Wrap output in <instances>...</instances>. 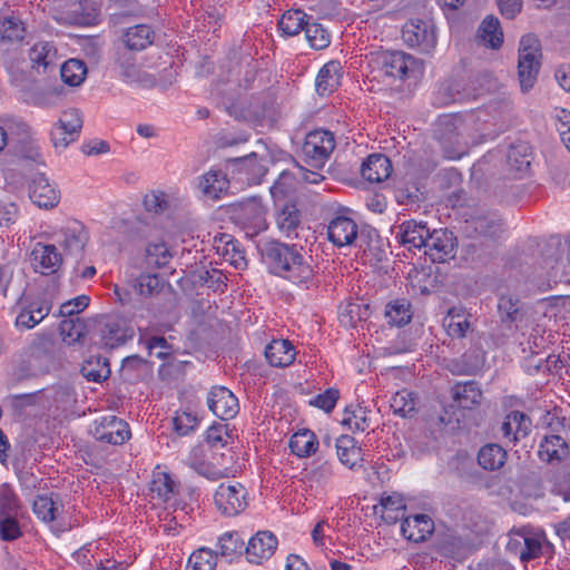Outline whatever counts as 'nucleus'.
I'll list each match as a JSON object with an SVG mask.
<instances>
[{"label": "nucleus", "instance_id": "nucleus-15", "mask_svg": "<svg viewBox=\"0 0 570 570\" xmlns=\"http://www.w3.org/2000/svg\"><path fill=\"white\" fill-rule=\"evenodd\" d=\"M29 197L39 208L50 209L60 200V193L49 183L45 174H36L29 185Z\"/></svg>", "mask_w": 570, "mask_h": 570}, {"label": "nucleus", "instance_id": "nucleus-26", "mask_svg": "<svg viewBox=\"0 0 570 570\" xmlns=\"http://www.w3.org/2000/svg\"><path fill=\"white\" fill-rule=\"evenodd\" d=\"M529 431L530 421L519 411L509 413L501 425L503 438L513 443L525 438L529 434Z\"/></svg>", "mask_w": 570, "mask_h": 570}, {"label": "nucleus", "instance_id": "nucleus-46", "mask_svg": "<svg viewBox=\"0 0 570 570\" xmlns=\"http://www.w3.org/2000/svg\"><path fill=\"white\" fill-rule=\"evenodd\" d=\"M217 553L208 548H199L188 559L186 570H215Z\"/></svg>", "mask_w": 570, "mask_h": 570}, {"label": "nucleus", "instance_id": "nucleus-4", "mask_svg": "<svg viewBox=\"0 0 570 570\" xmlns=\"http://www.w3.org/2000/svg\"><path fill=\"white\" fill-rule=\"evenodd\" d=\"M335 146V137L332 131L315 129L306 135L302 150L309 166L322 168Z\"/></svg>", "mask_w": 570, "mask_h": 570}, {"label": "nucleus", "instance_id": "nucleus-13", "mask_svg": "<svg viewBox=\"0 0 570 570\" xmlns=\"http://www.w3.org/2000/svg\"><path fill=\"white\" fill-rule=\"evenodd\" d=\"M424 249V253L430 256L432 262H445L454 256L453 234L446 229L429 232Z\"/></svg>", "mask_w": 570, "mask_h": 570}, {"label": "nucleus", "instance_id": "nucleus-50", "mask_svg": "<svg viewBox=\"0 0 570 570\" xmlns=\"http://www.w3.org/2000/svg\"><path fill=\"white\" fill-rule=\"evenodd\" d=\"M529 147L527 145H518L511 147L508 153V165L511 170L519 175H523L528 171L531 158L528 154Z\"/></svg>", "mask_w": 570, "mask_h": 570}, {"label": "nucleus", "instance_id": "nucleus-6", "mask_svg": "<svg viewBox=\"0 0 570 570\" xmlns=\"http://www.w3.org/2000/svg\"><path fill=\"white\" fill-rule=\"evenodd\" d=\"M370 90L389 89L392 83V52L390 50H373L367 56Z\"/></svg>", "mask_w": 570, "mask_h": 570}, {"label": "nucleus", "instance_id": "nucleus-24", "mask_svg": "<svg viewBox=\"0 0 570 570\" xmlns=\"http://www.w3.org/2000/svg\"><path fill=\"white\" fill-rule=\"evenodd\" d=\"M295 355V348L288 340H273L265 348L267 362L275 367L291 365Z\"/></svg>", "mask_w": 570, "mask_h": 570}, {"label": "nucleus", "instance_id": "nucleus-8", "mask_svg": "<svg viewBox=\"0 0 570 570\" xmlns=\"http://www.w3.org/2000/svg\"><path fill=\"white\" fill-rule=\"evenodd\" d=\"M246 495L247 491L240 483L226 482L218 485L214 500L223 514L234 517L246 508Z\"/></svg>", "mask_w": 570, "mask_h": 570}, {"label": "nucleus", "instance_id": "nucleus-39", "mask_svg": "<svg viewBox=\"0 0 570 570\" xmlns=\"http://www.w3.org/2000/svg\"><path fill=\"white\" fill-rule=\"evenodd\" d=\"M307 23V14L299 9H293L283 13L278 28L283 35L293 37L305 30Z\"/></svg>", "mask_w": 570, "mask_h": 570}, {"label": "nucleus", "instance_id": "nucleus-43", "mask_svg": "<svg viewBox=\"0 0 570 570\" xmlns=\"http://www.w3.org/2000/svg\"><path fill=\"white\" fill-rule=\"evenodd\" d=\"M368 411L360 405L345 409L342 423L352 432H365L372 429L371 419L367 416Z\"/></svg>", "mask_w": 570, "mask_h": 570}, {"label": "nucleus", "instance_id": "nucleus-34", "mask_svg": "<svg viewBox=\"0 0 570 570\" xmlns=\"http://www.w3.org/2000/svg\"><path fill=\"white\" fill-rule=\"evenodd\" d=\"M154 31L147 24L130 27L124 35L125 49L140 51L153 43Z\"/></svg>", "mask_w": 570, "mask_h": 570}, {"label": "nucleus", "instance_id": "nucleus-57", "mask_svg": "<svg viewBox=\"0 0 570 570\" xmlns=\"http://www.w3.org/2000/svg\"><path fill=\"white\" fill-rule=\"evenodd\" d=\"M392 504V495L384 493L381 498V502L377 505H374V514L380 517L383 523L379 524L377 534H387L390 524H391V514L389 513V507Z\"/></svg>", "mask_w": 570, "mask_h": 570}, {"label": "nucleus", "instance_id": "nucleus-20", "mask_svg": "<svg viewBox=\"0 0 570 570\" xmlns=\"http://www.w3.org/2000/svg\"><path fill=\"white\" fill-rule=\"evenodd\" d=\"M198 188L207 199L218 200L227 194L229 180L223 170H209L199 177Z\"/></svg>", "mask_w": 570, "mask_h": 570}, {"label": "nucleus", "instance_id": "nucleus-45", "mask_svg": "<svg viewBox=\"0 0 570 570\" xmlns=\"http://www.w3.org/2000/svg\"><path fill=\"white\" fill-rule=\"evenodd\" d=\"M59 330L63 342L69 345L80 342L87 333L85 322L78 316L62 320Z\"/></svg>", "mask_w": 570, "mask_h": 570}, {"label": "nucleus", "instance_id": "nucleus-40", "mask_svg": "<svg viewBox=\"0 0 570 570\" xmlns=\"http://www.w3.org/2000/svg\"><path fill=\"white\" fill-rule=\"evenodd\" d=\"M0 55L12 80L16 82L21 81L23 79L26 65L22 50L19 47H13L12 49L7 48L6 51H0Z\"/></svg>", "mask_w": 570, "mask_h": 570}, {"label": "nucleus", "instance_id": "nucleus-53", "mask_svg": "<svg viewBox=\"0 0 570 570\" xmlns=\"http://www.w3.org/2000/svg\"><path fill=\"white\" fill-rule=\"evenodd\" d=\"M134 336V332L130 328H121L118 324H109L104 332V343L110 348H116L125 344L128 340Z\"/></svg>", "mask_w": 570, "mask_h": 570}, {"label": "nucleus", "instance_id": "nucleus-30", "mask_svg": "<svg viewBox=\"0 0 570 570\" xmlns=\"http://www.w3.org/2000/svg\"><path fill=\"white\" fill-rule=\"evenodd\" d=\"M569 453L566 441L559 435L546 436L540 445L538 454L542 461L548 463L560 462Z\"/></svg>", "mask_w": 570, "mask_h": 570}, {"label": "nucleus", "instance_id": "nucleus-42", "mask_svg": "<svg viewBox=\"0 0 570 570\" xmlns=\"http://www.w3.org/2000/svg\"><path fill=\"white\" fill-rule=\"evenodd\" d=\"M81 374L88 381L101 382L109 377L110 367L108 360L102 356H91L81 366Z\"/></svg>", "mask_w": 570, "mask_h": 570}, {"label": "nucleus", "instance_id": "nucleus-12", "mask_svg": "<svg viewBox=\"0 0 570 570\" xmlns=\"http://www.w3.org/2000/svg\"><path fill=\"white\" fill-rule=\"evenodd\" d=\"M31 266L42 275H52L62 265V255L56 245L37 243L30 254Z\"/></svg>", "mask_w": 570, "mask_h": 570}, {"label": "nucleus", "instance_id": "nucleus-59", "mask_svg": "<svg viewBox=\"0 0 570 570\" xmlns=\"http://www.w3.org/2000/svg\"><path fill=\"white\" fill-rule=\"evenodd\" d=\"M163 287L161 279L154 274L140 275L136 279L135 288L140 295L150 296L158 293Z\"/></svg>", "mask_w": 570, "mask_h": 570}, {"label": "nucleus", "instance_id": "nucleus-61", "mask_svg": "<svg viewBox=\"0 0 570 570\" xmlns=\"http://www.w3.org/2000/svg\"><path fill=\"white\" fill-rule=\"evenodd\" d=\"M146 255L149 264H155L159 267L165 266L170 258V254L164 243L148 244Z\"/></svg>", "mask_w": 570, "mask_h": 570}, {"label": "nucleus", "instance_id": "nucleus-10", "mask_svg": "<svg viewBox=\"0 0 570 570\" xmlns=\"http://www.w3.org/2000/svg\"><path fill=\"white\" fill-rule=\"evenodd\" d=\"M543 542L542 533L524 530L509 540L508 550L518 556L522 562H528L541 556Z\"/></svg>", "mask_w": 570, "mask_h": 570}, {"label": "nucleus", "instance_id": "nucleus-31", "mask_svg": "<svg viewBox=\"0 0 570 570\" xmlns=\"http://www.w3.org/2000/svg\"><path fill=\"white\" fill-rule=\"evenodd\" d=\"M469 314L463 307H452L443 318V326L451 337L462 338L470 330Z\"/></svg>", "mask_w": 570, "mask_h": 570}, {"label": "nucleus", "instance_id": "nucleus-29", "mask_svg": "<svg viewBox=\"0 0 570 570\" xmlns=\"http://www.w3.org/2000/svg\"><path fill=\"white\" fill-rule=\"evenodd\" d=\"M57 50L51 42H37L29 51L31 67L40 72H47L49 68L55 66Z\"/></svg>", "mask_w": 570, "mask_h": 570}, {"label": "nucleus", "instance_id": "nucleus-21", "mask_svg": "<svg viewBox=\"0 0 570 570\" xmlns=\"http://www.w3.org/2000/svg\"><path fill=\"white\" fill-rule=\"evenodd\" d=\"M24 36V23L18 17H0V51H6L9 46L19 47Z\"/></svg>", "mask_w": 570, "mask_h": 570}, {"label": "nucleus", "instance_id": "nucleus-52", "mask_svg": "<svg viewBox=\"0 0 570 570\" xmlns=\"http://www.w3.org/2000/svg\"><path fill=\"white\" fill-rule=\"evenodd\" d=\"M304 31L309 46L316 50L325 49L331 42L330 33L320 23L308 21Z\"/></svg>", "mask_w": 570, "mask_h": 570}, {"label": "nucleus", "instance_id": "nucleus-19", "mask_svg": "<svg viewBox=\"0 0 570 570\" xmlns=\"http://www.w3.org/2000/svg\"><path fill=\"white\" fill-rule=\"evenodd\" d=\"M433 530L434 523L426 514L409 515L401 524L402 535L413 542L426 540L432 534Z\"/></svg>", "mask_w": 570, "mask_h": 570}, {"label": "nucleus", "instance_id": "nucleus-9", "mask_svg": "<svg viewBox=\"0 0 570 570\" xmlns=\"http://www.w3.org/2000/svg\"><path fill=\"white\" fill-rule=\"evenodd\" d=\"M90 433L97 441L112 445L125 443L131 435L128 423L115 415L95 421Z\"/></svg>", "mask_w": 570, "mask_h": 570}, {"label": "nucleus", "instance_id": "nucleus-49", "mask_svg": "<svg viewBox=\"0 0 570 570\" xmlns=\"http://www.w3.org/2000/svg\"><path fill=\"white\" fill-rule=\"evenodd\" d=\"M338 316L343 324L354 327L367 317V305L358 302H347L340 306Z\"/></svg>", "mask_w": 570, "mask_h": 570}, {"label": "nucleus", "instance_id": "nucleus-11", "mask_svg": "<svg viewBox=\"0 0 570 570\" xmlns=\"http://www.w3.org/2000/svg\"><path fill=\"white\" fill-rule=\"evenodd\" d=\"M58 243L66 254L81 257L88 242V233L85 226L78 220L68 222L58 233Z\"/></svg>", "mask_w": 570, "mask_h": 570}, {"label": "nucleus", "instance_id": "nucleus-23", "mask_svg": "<svg viewBox=\"0 0 570 570\" xmlns=\"http://www.w3.org/2000/svg\"><path fill=\"white\" fill-rule=\"evenodd\" d=\"M342 78V66L337 60L325 63L316 77V91L320 96H328L335 91Z\"/></svg>", "mask_w": 570, "mask_h": 570}, {"label": "nucleus", "instance_id": "nucleus-37", "mask_svg": "<svg viewBox=\"0 0 570 570\" xmlns=\"http://www.w3.org/2000/svg\"><path fill=\"white\" fill-rule=\"evenodd\" d=\"M336 452L342 464L354 469L362 462L361 448L356 446L355 440L348 435H342L336 440Z\"/></svg>", "mask_w": 570, "mask_h": 570}, {"label": "nucleus", "instance_id": "nucleus-18", "mask_svg": "<svg viewBox=\"0 0 570 570\" xmlns=\"http://www.w3.org/2000/svg\"><path fill=\"white\" fill-rule=\"evenodd\" d=\"M361 175L368 183H384L392 175V161L383 154H371L362 163Z\"/></svg>", "mask_w": 570, "mask_h": 570}, {"label": "nucleus", "instance_id": "nucleus-27", "mask_svg": "<svg viewBox=\"0 0 570 570\" xmlns=\"http://www.w3.org/2000/svg\"><path fill=\"white\" fill-rule=\"evenodd\" d=\"M429 236V228L424 224L415 222H405L400 226L399 242L409 249L422 248Z\"/></svg>", "mask_w": 570, "mask_h": 570}, {"label": "nucleus", "instance_id": "nucleus-54", "mask_svg": "<svg viewBox=\"0 0 570 570\" xmlns=\"http://www.w3.org/2000/svg\"><path fill=\"white\" fill-rule=\"evenodd\" d=\"M60 128H63L66 132L73 137H79L82 128V116L78 109H68L62 112L59 120L56 122Z\"/></svg>", "mask_w": 570, "mask_h": 570}, {"label": "nucleus", "instance_id": "nucleus-2", "mask_svg": "<svg viewBox=\"0 0 570 570\" xmlns=\"http://www.w3.org/2000/svg\"><path fill=\"white\" fill-rule=\"evenodd\" d=\"M541 50L538 39L531 35L523 36L519 47L518 76L522 91L530 90L541 66Z\"/></svg>", "mask_w": 570, "mask_h": 570}, {"label": "nucleus", "instance_id": "nucleus-38", "mask_svg": "<svg viewBox=\"0 0 570 570\" xmlns=\"http://www.w3.org/2000/svg\"><path fill=\"white\" fill-rule=\"evenodd\" d=\"M175 481L169 473L156 469L153 472L149 490L153 498H157L161 502H167L175 492Z\"/></svg>", "mask_w": 570, "mask_h": 570}, {"label": "nucleus", "instance_id": "nucleus-56", "mask_svg": "<svg viewBox=\"0 0 570 570\" xmlns=\"http://www.w3.org/2000/svg\"><path fill=\"white\" fill-rule=\"evenodd\" d=\"M198 417L191 411H180L174 417V429L179 435H187L198 425Z\"/></svg>", "mask_w": 570, "mask_h": 570}, {"label": "nucleus", "instance_id": "nucleus-41", "mask_svg": "<svg viewBox=\"0 0 570 570\" xmlns=\"http://www.w3.org/2000/svg\"><path fill=\"white\" fill-rule=\"evenodd\" d=\"M480 40L492 49H498L503 42V32L498 18H485L479 28Z\"/></svg>", "mask_w": 570, "mask_h": 570}, {"label": "nucleus", "instance_id": "nucleus-36", "mask_svg": "<svg viewBox=\"0 0 570 570\" xmlns=\"http://www.w3.org/2000/svg\"><path fill=\"white\" fill-rule=\"evenodd\" d=\"M505 461L507 451L495 443L485 444L478 453V462L484 470H498L503 466Z\"/></svg>", "mask_w": 570, "mask_h": 570}, {"label": "nucleus", "instance_id": "nucleus-35", "mask_svg": "<svg viewBox=\"0 0 570 570\" xmlns=\"http://www.w3.org/2000/svg\"><path fill=\"white\" fill-rule=\"evenodd\" d=\"M302 215L295 204H286L276 215V224L279 230L287 237L297 236L301 227Z\"/></svg>", "mask_w": 570, "mask_h": 570}, {"label": "nucleus", "instance_id": "nucleus-60", "mask_svg": "<svg viewBox=\"0 0 570 570\" xmlns=\"http://www.w3.org/2000/svg\"><path fill=\"white\" fill-rule=\"evenodd\" d=\"M472 224L474 226L475 232H478L481 235L491 237L495 236L497 232L501 227V220L494 215L478 217L473 219Z\"/></svg>", "mask_w": 570, "mask_h": 570}, {"label": "nucleus", "instance_id": "nucleus-48", "mask_svg": "<svg viewBox=\"0 0 570 570\" xmlns=\"http://www.w3.org/2000/svg\"><path fill=\"white\" fill-rule=\"evenodd\" d=\"M23 515L22 503L13 489L3 484L0 488V515Z\"/></svg>", "mask_w": 570, "mask_h": 570}, {"label": "nucleus", "instance_id": "nucleus-32", "mask_svg": "<svg viewBox=\"0 0 570 570\" xmlns=\"http://www.w3.org/2000/svg\"><path fill=\"white\" fill-rule=\"evenodd\" d=\"M318 439L314 432L303 429L294 433L289 440L292 453L298 458H308L318 449Z\"/></svg>", "mask_w": 570, "mask_h": 570}, {"label": "nucleus", "instance_id": "nucleus-22", "mask_svg": "<svg viewBox=\"0 0 570 570\" xmlns=\"http://www.w3.org/2000/svg\"><path fill=\"white\" fill-rule=\"evenodd\" d=\"M394 68L400 78L407 81L409 87L415 86L424 73V65L421 60L402 51H394Z\"/></svg>", "mask_w": 570, "mask_h": 570}, {"label": "nucleus", "instance_id": "nucleus-3", "mask_svg": "<svg viewBox=\"0 0 570 570\" xmlns=\"http://www.w3.org/2000/svg\"><path fill=\"white\" fill-rule=\"evenodd\" d=\"M272 101L265 96H240L227 105L229 115L236 119L262 124L272 116Z\"/></svg>", "mask_w": 570, "mask_h": 570}, {"label": "nucleus", "instance_id": "nucleus-64", "mask_svg": "<svg viewBox=\"0 0 570 570\" xmlns=\"http://www.w3.org/2000/svg\"><path fill=\"white\" fill-rule=\"evenodd\" d=\"M144 206L147 212L163 213L168 207L166 195L161 191H151L145 196Z\"/></svg>", "mask_w": 570, "mask_h": 570}, {"label": "nucleus", "instance_id": "nucleus-55", "mask_svg": "<svg viewBox=\"0 0 570 570\" xmlns=\"http://www.w3.org/2000/svg\"><path fill=\"white\" fill-rule=\"evenodd\" d=\"M415 405L413 393L402 390L394 394V414L409 416L415 411Z\"/></svg>", "mask_w": 570, "mask_h": 570}, {"label": "nucleus", "instance_id": "nucleus-1", "mask_svg": "<svg viewBox=\"0 0 570 570\" xmlns=\"http://www.w3.org/2000/svg\"><path fill=\"white\" fill-rule=\"evenodd\" d=\"M261 255L274 275L281 276L305 289L320 285L317 273L296 245L268 240L259 246Z\"/></svg>", "mask_w": 570, "mask_h": 570}, {"label": "nucleus", "instance_id": "nucleus-14", "mask_svg": "<svg viewBox=\"0 0 570 570\" xmlns=\"http://www.w3.org/2000/svg\"><path fill=\"white\" fill-rule=\"evenodd\" d=\"M277 538L269 531H259L246 546L245 556L248 562L261 564L268 560L277 548Z\"/></svg>", "mask_w": 570, "mask_h": 570}, {"label": "nucleus", "instance_id": "nucleus-7", "mask_svg": "<svg viewBox=\"0 0 570 570\" xmlns=\"http://www.w3.org/2000/svg\"><path fill=\"white\" fill-rule=\"evenodd\" d=\"M402 38L410 47L428 53L436 46L435 26L430 20L412 19L403 26Z\"/></svg>", "mask_w": 570, "mask_h": 570}, {"label": "nucleus", "instance_id": "nucleus-51", "mask_svg": "<svg viewBox=\"0 0 570 570\" xmlns=\"http://www.w3.org/2000/svg\"><path fill=\"white\" fill-rule=\"evenodd\" d=\"M244 539L236 531L226 532L219 537L218 548L222 557H233L242 554L244 548Z\"/></svg>", "mask_w": 570, "mask_h": 570}, {"label": "nucleus", "instance_id": "nucleus-58", "mask_svg": "<svg viewBox=\"0 0 570 570\" xmlns=\"http://www.w3.org/2000/svg\"><path fill=\"white\" fill-rule=\"evenodd\" d=\"M340 399V391L335 387H328L323 393L317 394L309 401V404L327 413L332 412Z\"/></svg>", "mask_w": 570, "mask_h": 570}, {"label": "nucleus", "instance_id": "nucleus-44", "mask_svg": "<svg viewBox=\"0 0 570 570\" xmlns=\"http://www.w3.org/2000/svg\"><path fill=\"white\" fill-rule=\"evenodd\" d=\"M60 75L62 81L70 86H80L87 75L86 63L79 59H69L60 67Z\"/></svg>", "mask_w": 570, "mask_h": 570}, {"label": "nucleus", "instance_id": "nucleus-25", "mask_svg": "<svg viewBox=\"0 0 570 570\" xmlns=\"http://www.w3.org/2000/svg\"><path fill=\"white\" fill-rule=\"evenodd\" d=\"M51 305L46 301L31 302L23 306L16 318V325L30 330L38 325L49 313Z\"/></svg>", "mask_w": 570, "mask_h": 570}, {"label": "nucleus", "instance_id": "nucleus-16", "mask_svg": "<svg viewBox=\"0 0 570 570\" xmlns=\"http://www.w3.org/2000/svg\"><path fill=\"white\" fill-rule=\"evenodd\" d=\"M209 410L222 420L233 419L238 412V400L224 386H214L207 397Z\"/></svg>", "mask_w": 570, "mask_h": 570}, {"label": "nucleus", "instance_id": "nucleus-17", "mask_svg": "<svg viewBox=\"0 0 570 570\" xmlns=\"http://www.w3.org/2000/svg\"><path fill=\"white\" fill-rule=\"evenodd\" d=\"M328 239L337 247L353 245L358 235L357 224L351 217L338 215L327 227Z\"/></svg>", "mask_w": 570, "mask_h": 570}, {"label": "nucleus", "instance_id": "nucleus-5", "mask_svg": "<svg viewBox=\"0 0 570 570\" xmlns=\"http://www.w3.org/2000/svg\"><path fill=\"white\" fill-rule=\"evenodd\" d=\"M232 214L235 223L248 229L252 235L267 228L266 209L259 197H250L235 204Z\"/></svg>", "mask_w": 570, "mask_h": 570}, {"label": "nucleus", "instance_id": "nucleus-33", "mask_svg": "<svg viewBox=\"0 0 570 570\" xmlns=\"http://www.w3.org/2000/svg\"><path fill=\"white\" fill-rule=\"evenodd\" d=\"M58 499V494L55 493L37 495L32 503L33 513L43 522L55 521L62 508Z\"/></svg>", "mask_w": 570, "mask_h": 570}, {"label": "nucleus", "instance_id": "nucleus-47", "mask_svg": "<svg viewBox=\"0 0 570 570\" xmlns=\"http://www.w3.org/2000/svg\"><path fill=\"white\" fill-rule=\"evenodd\" d=\"M22 517L12 514L0 515V539L2 541L12 542L23 535Z\"/></svg>", "mask_w": 570, "mask_h": 570}, {"label": "nucleus", "instance_id": "nucleus-63", "mask_svg": "<svg viewBox=\"0 0 570 570\" xmlns=\"http://www.w3.org/2000/svg\"><path fill=\"white\" fill-rule=\"evenodd\" d=\"M89 304V297L80 295L73 299H70L60 306V315L65 317H73L82 312Z\"/></svg>", "mask_w": 570, "mask_h": 570}, {"label": "nucleus", "instance_id": "nucleus-28", "mask_svg": "<svg viewBox=\"0 0 570 570\" xmlns=\"http://www.w3.org/2000/svg\"><path fill=\"white\" fill-rule=\"evenodd\" d=\"M452 397L459 407L472 409L480 404L482 391L474 381L462 382L453 386Z\"/></svg>", "mask_w": 570, "mask_h": 570}, {"label": "nucleus", "instance_id": "nucleus-62", "mask_svg": "<svg viewBox=\"0 0 570 570\" xmlns=\"http://www.w3.org/2000/svg\"><path fill=\"white\" fill-rule=\"evenodd\" d=\"M146 367V361L137 355L128 356L124 360L121 366V374L128 379L139 376V372Z\"/></svg>", "mask_w": 570, "mask_h": 570}]
</instances>
